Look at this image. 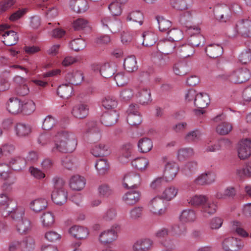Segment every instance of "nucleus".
I'll list each match as a JSON object with an SVG mask.
<instances>
[{
    "mask_svg": "<svg viewBox=\"0 0 251 251\" xmlns=\"http://www.w3.org/2000/svg\"><path fill=\"white\" fill-rule=\"evenodd\" d=\"M83 78L82 72L77 70L68 73L65 76V80L69 84L75 85L80 84L82 82Z\"/></svg>",
    "mask_w": 251,
    "mask_h": 251,
    "instance_id": "obj_17",
    "label": "nucleus"
},
{
    "mask_svg": "<svg viewBox=\"0 0 251 251\" xmlns=\"http://www.w3.org/2000/svg\"><path fill=\"white\" fill-rule=\"evenodd\" d=\"M100 73L104 78L111 77L114 74V69L108 64H104L100 69Z\"/></svg>",
    "mask_w": 251,
    "mask_h": 251,
    "instance_id": "obj_56",
    "label": "nucleus"
},
{
    "mask_svg": "<svg viewBox=\"0 0 251 251\" xmlns=\"http://www.w3.org/2000/svg\"><path fill=\"white\" fill-rule=\"evenodd\" d=\"M143 13L139 10H136L133 11L128 14L126 20L138 23L140 25H142L143 23Z\"/></svg>",
    "mask_w": 251,
    "mask_h": 251,
    "instance_id": "obj_42",
    "label": "nucleus"
},
{
    "mask_svg": "<svg viewBox=\"0 0 251 251\" xmlns=\"http://www.w3.org/2000/svg\"><path fill=\"white\" fill-rule=\"evenodd\" d=\"M89 108L86 104L81 103L75 105L72 110L73 115L76 118L83 119L88 115Z\"/></svg>",
    "mask_w": 251,
    "mask_h": 251,
    "instance_id": "obj_27",
    "label": "nucleus"
},
{
    "mask_svg": "<svg viewBox=\"0 0 251 251\" xmlns=\"http://www.w3.org/2000/svg\"><path fill=\"white\" fill-rule=\"evenodd\" d=\"M148 207L150 211L156 215H161L165 212V202L159 197L153 198L149 203Z\"/></svg>",
    "mask_w": 251,
    "mask_h": 251,
    "instance_id": "obj_8",
    "label": "nucleus"
},
{
    "mask_svg": "<svg viewBox=\"0 0 251 251\" xmlns=\"http://www.w3.org/2000/svg\"><path fill=\"white\" fill-rule=\"evenodd\" d=\"M16 134L20 137L28 136L31 132V128L28 125L18 123L15 126Z\"/></svg>",
    "mask_w": 251,
    "mask_h": 251,
    "instance_id": "obj_31",
    "label": "nucleus"
},
{
    "mask_svg": "<svg viewBox=\"0 0 251 251\" xmlns=\"http://www.w3.org/2000/svg\"><path fill=\"white\" fill-rule=\"evenodd\" d=\"M22 111L25 114L30 115L36 109L35 104L31 100H26L23 102Z\"/></svg>",
    "mask_w": 251,
    "mask_h": 251,
    "instance_id": "obj_49",
    "label": "nucleus"
},
{
    "mask_svg": "<svg viewBox=\"0 0 251 251\" xmlns=\"http://www.w3.org/2000/svg\"><path fill=\"white\" fill-rule=\"evenodd\" d=\"M70 6L73 11L77 13L84 12L88 8L86 0H71Z\"/></svg>",
    "mask_w": 251,
    "mask_h": 251,
    "instance_id": "obj_24",
    "label": "nucleus"
},
{
    "mask_svg": "<svg viewBox=\"0 0 251 251\" xmlns=\"http://www.w3.org/2000/svg\"><path fill=\"white\" fill-rule=\"evenodd\" d=\"M86 46L84 40L81 38H77L72 40L70 43L71 49L75 51L83 50Z\"/></svg>",
    "mask_w": 251,
    "mask_h": 251,
    "instance_id": "obj_50",
    "label": "nucleus"
},
{
    "mask_svg": "<svg viewBox=\"0 0 251 251\" xmlns=\"http://www.w3.org/2000/svg\"><path fill=\"white\" fill-rule=\"evenodd\" d=\"M69 233L75 238L78 239H85L88 235L87 228L77 226L71 227L70 228Z\"/></svg>",
    "mask_w": 251,
    "mask_h": 251,
    "instance_id": "obj_28",
    "label": "nucleus"
},
{
    "mask_svg": "<svg viewBox=\"0 0 251 251\" xmlns=\"http://www.w3.org/2000/svg\"><path fill=\"white\" fill-rule=\"evenodd\" d=\"M41 219L44 227H50L54 223V216L50 212L44 213L41 217Z\"/></svg>",
    "mask_w": 251,
    "mask_h": 251,
    "instance_id": "obj_43",
    "label": "nucleus"
},
{
    "mask_svg": "<svg viewBox=\"0 0 251 251\" xmlns=\"http://www.w3.org/2000/svg\"><path fill=\"white\" fill-rule=\"evenodd\" d=\"M215 175L213 173L210 172L205 173L200 175L195 179L194 182L198 185H208L215 181Z\"/></svg>",
    "mask_w": 251,
    "mask_h": 251,
    "instance_id": "obj_22",
    "label": "nucleus"
},
{
    "mask_svg": "<svg viewBox=\"0 0 251 251\" xmlns=\"http://www.w3.org/2000/svg\"><path fill=\"white\" fill-rule=\"evenodd\" d=\"M69 140H75L72 134H69L64 130H61L58 131L54 136V140H60L62 142H66Z\"/></svg>",
    "mask_w": 251,
    "mask_h": 251,
    "instance_id": "obj_54",
    "label": "nucleus"
},
{
    "mask_svg": "<svg viewBox=\"0 0 251 251\" xmlns=\"http://www.w3.org/2000/svg\"><path fill=\"white\" fill-rule=\"evenodd\" d=\"M152 146L151 140L148 138L141 139L138 144V147L140 152L143 153H147L150 151L152 148Z\"/></svg>",
    "mask_w": 251,
    "mask_h": 251,
    "instance_id": "obj_37",
    "label": "nucleus"
},
{
    "mask_svg": "<svg viewBox=\"0 0 251 251\" xmlns=\"http://www.w3.org/2000/svg\"><path fill=\"white\" fill-rule=\"evenodd\" d=\"M87 133L92 141H99L101 138L100 129L96 122H90L87 124Z\"/></svg>",
    "mask_w": 251,
    "mask_h": 251,
    "instance_id": "obj_18",
    "label": "nucleus"
},
{
    "mask_svg": "<svg viewBox=\"0 0 251 251\" xmlns=\"http://www.w3.org/2000/svg\"><path fill=\"white\" fill-rule=\"evenodd\" d=\"M9 27L7 25H0V35L3 37L4 40L3 42L4 44L8 46H11L15 45L19 39L16 32L13 30L7 31L3 33L4 29Z\"/></svg>",
    "mask_w": 251,
    "mask_h": 251,
    "instance_id": "obj_7",
    "label": "nucleus"
},
{
    "mask_svg": "<svg viewBox=\"0 0 251 251\" xmlns=\"http://www.w3.org/2000/svg\"><path fill=\"white\" fill-rule=\"evenodd\" d=\"M239 83H242L248 81L251 76L250 71L247 68L238 69Z\"/></svg>",
    "mask_w": 251,
    "mask_h": 251,
    "instance_id": "obj_61",
    "label": "nucleus"
},
{
    "mask_svg": "<svg viewBox=\"0 0 251 251\" xmlns=\"http://www.w3.org/2000/svg\"><path fill=\"white\" fill-rule=\"evenodd\" d=\"M54 145L51 149V152L54 153L57 152L70 153L75 149L76 142L75 140H69L63 142L60 140H54Z\"/></svg>",
    "mask_w": 251,
    "mask_h": 251,
    "instance_id": "obj_2",
    "label": "nucleus"
},
{
    "mask_svg": "<svg viewBox=\"0 0 251 251\" xmlns=\"http://www.w3.org/2000/svg\"><path fill=\"white\" fill-rule=\"evenodd\" d=\"M238 156L241 159H245L251 155V140L245 139L239 144Z\"/></svg>",
    "mask_w": 251,
    "mask_h": 251,
    "instance_id": "obj_12",
    "label": "nucleus"
},
{
    "mask_svg": "<svg viewBox=\"0 0 251 251\" xmlns=\"http://www.w3.org/2000/svg\"><path fill=\"white\" fill-rule=\"evenodd\" d=\"M138 96L140 97V102L143 104L151 100V91L147 88H143L138 93Z\"/></svg>",
    "mask_w": 251,
    "mask_h": 251,
    "instance_id": "obj_58",
    "label": "nucleus"
},
{
    "mask_svg": "<svg viewBox=\"0 0 251 251\" xmlns=\"http://www.w3.org/2000/svg\"><path fill=\"white\" fill-rule=\"evenodd\" d=\"M143 41L142 44L146 47H151L156 42V36L151 32H145L143 33Z\"/></svg>",
    "mask_w": 251,
    "mask_h": 251,
    "instance_id": "obj_41",
    "label": "nucleus"
},
{
    "mask_svg": "<svg viewBox=\"0 0 251 251\" xmlns=\"http://www.w3.org/2000/svg\"><path fill=\"white\" fill-rule=\"evenodd\" d=\"M17 230L18 232L21 234H25L30 229V222L26 218H24L17 222Z\"/></svg>",
    "mask_w": 251,
    "mask_h": 251,
    "instance_id": "obj_38",
    "label": "nucleus"
},
{
    "mask_svg": "<svg viewBox=\"0 0 251 251\" xmlns=\"http://www.w3.org/2000/svg\"><path fill=\"white\" fill-rule=\"evenodd\" d=\"M218 208V205L216 202L213 201L208 200L203 205L201 211L203 213L204 216H206V215H211L214 214Z\"/></svg>",
    "mask_w": 251,
    "mask_h": 251,
    "instance_id": "obj_29",
    "label": "nucleus"
},
{
    "mask_svg": "<svg viewBox=\"0 0 251 251\" xmlns=\"http://www.w3.org/2000/svg\"><path fill=\"white\" fill-rule=\"evenodd\" d=\"M124 66L128 72H133L138 69L136 59L134 56H130L125 59Z\"/></svg>",
    "mask_w": 251,
    "mask_h": 251,
    "instance_id": "obj_33",
    "label": "nucleus"
},
{
    "mask_svg": "<svg viewBox=\"0 0 251 251\" xmlns=\"http://www.w3.org/2000/svg\"><path fill=\"white\" fill-rule=\"evenodd\" d=\"M73 87L68 84L60 85L57 90V95L62 99H68L73 92Z\"/></svg>",
    "mask_w": 251,
    "mask_h": 251,
    "instance_id": "obj_32",
    "label": "nucleus"
},
{
    "mask_svg": "<svg viewBox=\"0 0 251 251\" xmlns=\"http://www.w3.org/2000/svg\"><path fill=\"white\" fill-rule=\"evenodd\" d=\"M11 201H15L8 198L5 194L0 195V207L3 210V211L8 209V207H10L9 203Z\"/></svg>",
    "mask_w": 251,
    "mask_h": 251,
    "instance_id": "obj_62",
    "label": "nucleus"
},
{
    "mask_svg": "<svg viewBox=\"0 0 251 251\" xmlns=\"http://www.w3.org/2000/svg\"><path fill=\"white\" fill-rule=\"evenodd\" d=\"M201 136V133L198 130H194L187 133L185 136V141L187 143H192L198 140Z\"/></svg>",
    "mask_w": 251,
    "mask_h": 251,
    "instance_id": "obj_60",
    "label": "nucleus"
},
{
    "mask_svg": "<svg viewBox=\"0 0 251 251\" xmlns=\"http://www.w3.org/2000/svg\"><path fill=\"white\" fill-rule=\"evenodd\" d=\"M213 12L215 19L221 23L228 22L232 16L230 9L226 5H220L216 6Z\"/></svg>",
    "mask_w": 251,
    "mask_h": 251,
    "instance_id": "obj_4",
    "label": "nucleus"
},
{
    "mask_svg": "<svg viewBox=\"0 0 251 251\" xmlns=\"http://www.w3.org/2000/svg\"><path fill=\"white\" fill-rule=\"evenodd\" d=\"M210 103V98L207 93H200L197 94L195 99L194 104L198 109L194 110V112L197 115L203 114L205 111L203 110Z\"/></svg>",
    "mask_w": 251,
    "mask_h": 251,
    "instance_id": "obj_5",
    "label": "nucleus"
},
{
    "mask_svg": "<svg viewBox=\"0 0 251 251\" xmlns=\"http://www.w3.org/2000/svg\"><path fill=\"white\" fill-rule=\"evenodd\" d=\"M119 117V114L116 110L104 112L101 116L100 121L105 126H111L115 124Z\"/></svg>",
    "mask_w": 251,
    "mask_h": 251,
    "instance_id": "obj_14",
    "label": "nucleus"
},
{
    "mask_svg": "<svg viewBox=\"0 0 251 251\" xmlns=\"http://www.w3.org/2000/svg\"><path fill=\"white\" fill-rule=\"evenodd\" d=\"M238 70L231 72L225 73L219 75V77L222 79L228 80L232 83H239Z\"/></svg>",
    "mask_w": 251,
    "mask_h": 251,
    "instance_id": "obj_45",
    "label": "nucleus"
},
{
    "mask_svg": "<svg viewBox=\"0 0 251 251\" xmlns=\"http://www.w3.org/2000/svg\"><path fill=\"white\" fill-rule=\"evenodd\" d=\"M47 205V201L43 199H36L30 203L31 209L35 212H39L45 209Z\"/></svg>",
    "mask_w": 251,
    "mask_h": 251,
    "instance_id": "obj_35",
    "label": "nucleus"
},
{
    "mask_svg": "<svg viewBox=\"0 0 251 251\" xmlns=\"http://www.w3.org/2000/svg\"><path fill=\"white\" fill-rule=\"evenodd\" d=\"M153 246V241L148 238L141 239L132 246L133 251H150Z\"/></svg>",
    "mask_w": 251,
    "mask_h": 251,
    "instance_id": "obj_16",
    "label": "nucleus"
},
{
    "mask_svg": "<svg viewBox=\"0 0 251 251\" xmlns=\"http://www.w3.org/2000/svg\"><path fill=\"white\" fill-rule=\"evenodd\" d=\"M178 190L174 186L166 188L162 194V198L169 201L174 199L177 194Z\"/></svg>",
    "mask_w": 251,
    "mask_h": 251,
    "instance_id": "obj_47",
    "label": "nucleus"
},
{
    "mask_svg": "<svg viewBox=\"0 0 251 251\" xmlns=\"http://www.w3.org/2000/svg\"><path fill=\"white\" fill-rule=\"evenodd\" d=\"M22 103L17 98H11L7 102V109L13 114H17L22 111Z\"/></svg>",
    "mask_w": 251,
    "mask_h": 251,
    "instance_id": "obj_19",
    "label": "nucleus"
},
{
    "mask_svg": "<svg viewBox=\"0 0 251 251\" xmlns=\"http://www.w3.org/2000/svg\"><path fill=\"white\" fill-rule=\"evenodd\" d=\"M222 245V249L224 251H238L243 247L242 243L233 237L225 239Z\"/></svg>",
    "mask_w": 251,
    "mask_h": 251,
    "instance_id": "obj_10",
    "label": "nucleus"
},
{
    "mask_svg": "<svg viewBox=\"0 0 251 251\" xmlns=\"http://www.w3.org/2000/svg\"><path fill=\"white\" fill-rule=\"evenodd\" d=\"M9 204L10 207H8V209L2 212L3 216H10L13 220L17 222L24 219L23 216L25 214V209L23 207H18L16 201H11Z\"/></svg>",
    "mask_w": 251,
    "mask_h": 251,
    "instance_id": "obj_3",
    "label": "nucleus"
},
{
    "mask_svg": "<svg viewBox=\"0 0 251 251\" xmlns=\"http://www.w3.org/2000/svg\"><path fill=\"white\" fill-rule=\"evenodd\" d=\"M205 51L209 57L216 58L222 55L223 49L218 44H211L205 48Z\"/></svg>",
    "mask_w": 251,
    "mask_h": 251,
    "instance_id": "obj_20",
    "label": "nucleus"
},
{
    "mask_svg": "<svg viewBox=\"0 0 251 251\" xmlns=\"http://www.w3.org/2000/svg\"><path fill=\"white\" fill-rule=\"evenodd\" d=\"M176 52L180 57L187 58L194 54L195 49L189 44H185L177 47L176 49Z\"/></svg>",
    "mask_w": 251,
    "mask_h": 251,
    "instance_id": "obj_23",
    "label": "nucleus"
},
{
    "mask_svg": "<svg viewBox=\"0 0 251 251\" xmlns=\"http://www.w3.org/2000/svg\"><path fill=\"white\" fill-rule=\"evenodd\" d=\"M127 122L131 126H137L142 122V118L140 114H128Z\"/></svg>",
    "mask_w": 251,
    "mask_h": 251,
    "instance_id": "obj_57",
    "label": "nucleus"
},
{
    "mask_svg": "<svg viewBox=\"0 0 251 251\" xmlns=\"http://www.w3.org/2000/svg\"><path fill=\"white\" fill-rule=\"evenodd\" d=\"M156 19L158 24L159 30L161 32L168 31L172 26V23L163 17L157 16Z\"/></svg>",
    "mask_w": 251,
    "mask_h": 251,
    "instance_id": "obj_51",
    "label": "nucleus"
},
{
    "mask_svg": "<svg viewBox=\"0 0 251 251\" xmlns=\"http://www.w3.org/2000/svg\"><path fill=\"white\" fill-rule=\"evenodd\" d=\"M116 99L113 96H107L102 100V106L106 109H113L117 105Z\"/></svg>",
    "mask_w": 251,
    "mask_h": 251,
    "instance_id": "obj_48",
    "label": "nucleus"
},
{
    "mask_svg": "<svg viewBox=\"0 0 251 251\" xmlns=\"http://www.w3.org/2000/svg\"><path fill=\"white\" fill-rule=\"evenodd\" d=\"M22 251H32L35 247V241L31 237L21 240Z\"/></svg>",
    "mask_w": 251,
    "mask_h": 251,
    "instance_id": "obj_46",
    "label": "nucleus"
},
{
    "mask_svg": "<svg viewBox=\"0 0 251 251\" xmlns=\"http://www.w3.org/2000/svg\"><path fill=\"white\" fill-rule=\"evenodd\" d=\"M68 194L65 190H53L51 194V199L54 203L58 205L64 204L67 200Z\"/></svg>",
    "mask_w": 251,
    "mask_h": 251,
    "instance_id": "obj_21",
    "label": "nucleus"
},
{
    "mask_svg": "<svg viewBox=\"0 0 251 251\" xmlns=\"http://www.w3.org/2000/svg\"><path fill=\"white\" fill-rule=\"evenodd\" d=\"M141 184L140 176L131 172L126 175L123 178V186L126 189L137 188Z\"/></svg>",
    "mask_w": 251,
    "mask_h": 251,
    "instance_id": "obj_9",
    "label": "nucleus"
},
{
    "mask_svg": "<svg viewBox=\"0 0 251 251\" xmlns=\"http://www.w3.org/2000/svg\"><path fill=\"white\" fill-rule=\"evenodd\" d=\"M178 171V167L174 162L170 161L165 165L164 177L166 181H170L176 176Z\"/></svg>",
    "mask_w": 251,
    "mask_h": 251,
    "instance_id": "obj_15",
    "label": "nucleus"
},
{
    "mask_svg": "<svg viewBox=\"0 0 251 251\" xmlns=\"http://www.w3.org/2000/svg\"><path fill=\"white\" fill-rule=\"evenodd\" d=\"M191 0H171L172 6L178 10H185L190 5Z\"/></svg>",
    "mask_w": 251,
    "mask_h": 251,
    "instance_id": "obj_39",
    "label": "nucleus"
},
{
    "mask_svg": "<svg viewBox=\"0 0 251 251\" xmlns=\"http://www.w3.org/2000/svg\"><path fill=\"white\" fill-rule=\"evenodd\" d=\"M191 34L189 38V44L193 47L203 45L204 43L203 36L200 34V28L197 26H189L187 30Z\"/></svg>",
    "mask_w": 251,
    "mask_h": 251,
    "instance_id": "obj_6",
    "label": "nucleus"
},
{
    "mask_svg": "<svg viewBox=\"0 0 251 251\" xmlns=\"http://www.w3.org/2000/svg\"><path fill=\"white\" fill-rule=\"evenodd\" d=\"M8 165L10 168L12 170L19 171L25 166L26 161L20 156H16L11 159Z\"/></svg>",
    "mask_w": 251,
    "mask_h": 251,
    "instance_id": "obj_30",
    "label": "nucleus"
},
{
    "mask_svg": "<svg viewBox=\"0 0 251 251\" xmlns=\"http://www.w3.org/2000/svg\"><path fill=\"white\" fill-rule=\"evenodd\" d=\"M169 40L175 43L182 38V32L178 29H172L167 31Z\"/></svg>",
    "mask_w": 251,
    "mask_h": 251,
    "instance_id": "obj_52",
    "label": "nucleus"
},
{
    "mask_svg": "<svg viewBox=\"0 0 251 251\" xmlns=\"http://www.w3.org/2000/svg\"><path fill=\"white\" fill-rule=\"evenodd\" d=\"M237 174L240 177L244 176H251V162L247 164L245 167L242 169H237L236 171Z\"/></svg>",
    "mask_w": 251,
    "mask_h": 251,
    "instance_id": "obj_63",
    "label": "nucleus"
},
{
    "mask_svg": "<svg viewBox=\"0 0 251 251\" xmlns=\"http://www.w3.org/2000/svg\"><path fill=\"white\" fill-rule=\"evenodd\" d=\"M232 129L231 124L227 122H223L219 124L216 127V131L220 135H226L229 133Z\"/></svg>",
    "mask_w": 251,
    "mask_h": 251,
    "instance_id": "obj_53",
    "label": "nucleus"
},
{
    "mask_svg": "<svg viewBox=\"0 0 251 251\" xmlns=\"http://www.w3.org/2000/svg\"><path fill=\"white\" fill-rule=\"evenodd\" d=\"M235 30V33H230L229 35L230 38H234L237 34L245 37H251V21L248 19L239 20L236 24Z\"/></svg>",
    "mask_w": 251,
    "mask_h": 251,
    "instance_id": "obj_1",
    "label": "nucleus"
},
{
    "mask_svg": "<svg viewBox=\"0 0 251 251\" xmlns=\"http://www.w3.org/2000/svg\"><path fill=\"white\" fill-rule=\"evenodd\" d=\"M179 219L183 223L193 222L196 219L195 213L191 209L184 210L182 211Z\"/></svg>",
    "mask_w": 251,
    "mask_h": 251,
    "instance_id": "obj_40",
    "label": "nucleus"
},
{
    "mask_svg": "<svg viewBox=\"0 0 251 251\" xmlns=\"http://www.w3.org/2000/svg\"><path fill=\"white\" fill-rule=\"evenodd\" d=\"M95 167L100 175H103L107 171L108 164L106 160L100 159L96 162Z\"/></svg>",
    "mask_w": 251,
    "mask_h": 251,
    "instance_id": "obj_59",
    "label": "nucleus"
},
{
    "mask_svg": "<svg viewBox=\"0 0 251 251\" xmlns=\"http://www.w3.org/2000/svg\"><path fill=\"white\" fill-rule=\"evenodd\" d=\"M117 236L116 230L111 228L101 232L99 237V240L101 244L107 245L115 241Z\"/></svg>",
    "mask_w": 251,
    "mask_h": 251,
    "instance_id": "obj_11",
    "label": "nucleus"
},
{
    "mask_svg": "<svg viewBox=\"0 0 251 251\" xmlns=\"http://www.w3.org/2000/svg\"><path fill=\"white\" fill-rule=\"evenodd\" d=\"M176 47V44L169 39H163L158 42L157 45L158 50L163 54L172 53Z\"/></svg>",
    "mask_w": 251,
    "mask_h": 251,
    "instance_id": "obj_13",
    "label": "nucleus"
},
{
    "mask_svg": "<svg viewBox=\"0 0 251 251\" xmlns=\"http://www.w3.org/2000/svg\"><path fill=\"white\" fill-rule=\"evenodd\" d=\"M208 197L205 195H195L190 198L187 201L188 203L194 206H200L201 209L206 201Z\"/></svg>",
    "mask_w": 251,
    "mask_h": 251,
    "instance_id": "obj_36",
    "label": "nucleus"
},
{
    "mask_svg": "<svg viewBox=\"0 0 251 251\" xmlns=\"http://www.w3.org/2000/svg\"><path fill=\"white\" fill-rule=\"evenodd\" d=\"M141 193L137 190H131L127 192L124 196L123 200L128 205H133L140 200Z\"/></svg>",
    "mask_w": 251,
    "mask_h": 251,
    "instance_id": "obj_26",
    "label": "nucleus"
},
{
    "mask_svg": "<svg viewBox=\"0 0 251 251\" xmlns=\"http://www.w3.org/2000/svg\"><path fill=\"white\" fill-rule=\"evenodd\" d=\"M132 165L139 170H145L149 164L148 160L145 158H136L132 161Z\"/></svg>",
    "mask_w": 251,
    "mask_h": 251,
    "instance_id": "obj_55",
    "label": "nucleus"
},
{
    "mask_svg": "<svg viewBox=\"0 0 251 251\" xmlns=\"http://www.w3.org/2000/svg\"><path fill=\"white\" fill-rule=\"evenodd\" d=\"M239 59L242 64H247L251 61V50L247 49L243 51L239 56Z\"/></svg>",
    "mask_w": 251,
    "mask_h": 251,
    "instance_id": "obj_64",
    "label": "nucleus"
},
{
    "mask_svg": "<svg viewBox=\"0 0 251 251\" xmlns=\"http://www.w3.org/2000/svg\"><path fill=\"white\" fill-rule=\"evenodd\" d=\"M91 153L95 157H101L107 155L109 151L107 146L103 144H100L93 147Z\"/></svg>",
    "mask_w": 251,
    "mask_h": 251,
    "instance_id": "obj_34",
    "label": "nucleus"
},
{
    "mask_svg": "<svg viewBox=\"0 0 251 251\" xmlns=\"http://www.w3.org/2000/svg\"><path fill=\"white\" fill-rule=\"evenodd\" d=\"M193 149L191 148H181L178 150L177 158L179 161H183L194 155Z\"/></svg>",
    "mask_w": 251,
    "mask_h": 251,
    "instance_id": "obj_44",
    "label": "nucleus"
},
{
    "mask_svg": "<svg viewBox=\"0 0 251 251\" xmlns=\"http://www.w3.org/2000/svg\"><path fill=\"white\" fill-rule=\"evenodd\" d=\"M86 182L83 177L79 175L74 176L72 177L70 181V186L71 188L75 191H80L82 190Z\"/></svg>",
    "mask_w": 251,
    "mask_h": 251,
    "instance_id": "obj_25",
    "label": "nucleus"
}]
</instances>
